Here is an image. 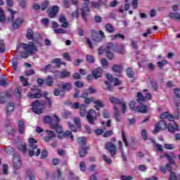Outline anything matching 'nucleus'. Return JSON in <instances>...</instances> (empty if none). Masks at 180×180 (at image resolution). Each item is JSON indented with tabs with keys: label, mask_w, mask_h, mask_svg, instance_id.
Returning <instances> with one entry per match:
<instances>
[{
	"label": "nucleus",
	"mask_w": 180,
	"mask_h": 180,
	"mask_svg": "<svg viewBox=\"0 0 180 180\" xmlns=\"http://www.w3.org/2000/svg\"><path fill=\"white\" fill-rule=\"evenodd\" d=\"M18 149L19 150V151H22V153L25 154V153L27 151V146H26V145L25 144H20L18 146Z\"/></svg>",
	"instance_id": "ea45409f"
},
{
	"label": "nucleus",
	"mask_w": 180,
	"mask_h": 180,
	"mask_svg": "<svg viewBox=\"0 0 180 180\" xmlns=\"http://www.w3.org/2000/svg\"><path fill=\"white\" fill-rule=\"evenodd\" d=\"M120 105H121V110L122 113L124 114L126 113V109H127L126 102L121 101V103H120Z\"/></svg>",
	"instance_id": "5fc2aeb1"
},
{
	"label": "nucleus",
	"mask_w": 180,
	"mask_h": 180,
	"mask_svg": "<svg viewBox=\"0 0 180 180\" xmlns=\"http://www.w3.org/2000/svg\"><path fill=\"white\" fill-rule=\"evenodd\" d=\"M77 143L80 146H85V144H86V139H85V137H79L77 139Z\"/></svg>",
	"instance_id": "37998d69"
},
{
	"label": "nucleus",
	"mask_w": 180,
	"mask_h": 180,
	"mask_svg": "<svg viewBox=\"0 0 180 180\" xmlns=\"http://www.w3.org/2000/svg\"><path fill=\"white\" fill-rule=\"evenodd\" d=\"M109 101L110 103L114 105V115L115 120H117L118 122H120V112H119V110L117 109V107L115 106V105H120L122 101H120L119 98L111 96L109 98Z\"/></svg>",
	"instance_id": "20e7f679"
},
{
	"label": "nucleus",
	"mask_w": 180,
	"mask_h": 180,
	"mask_svg": "<svg viewBox=\"0 0 180 180\" xmlns=\"http://www.w3.org/2000/svg\"><path fill=\"white\" fill-rule=\"evenodd\" d=\"M105 77L106 78L108 79L110 84H112V82H114V85L115 86L120 85L121 84L120 81L117 79V78H113L112 77V75L106 74Z\"/></svg>",
	"instance_id": "aec40b11"
},
{
	"label": "nucleus",
	"mask_w": 180,
	"mask_h": 180,
	"mask_svg": "<svg viewBox=\"0 0 180 180\" xmlns=\"http://www.w3.org/2000/svg\"><path fill=\"white\" fill-rule=\"evenodd\" d=\"M92 74L95 79H98V78H101L102 75V68H98L95 69L94 70H93Z\"/></svg>",
	"instance_id": "412c9836"
},
{
	"label": "nucleus",
	"mask_w": 180,
	"mask_h": 180,
	"mask_svg": "<svg viewBox=\"0 0 180 180\" xmlns=\"http://www.w3.org/2000/svg\"><path fill=\"white\" fill-rule=\"evenodd\" d=\"M127 75L129 77V78H133L134 77V72L131 68H128L126 70Z\"/></svg>",
	"instance_id": "a19ab883"
},
{
	"label": "nucleus",
	"mask_w": 180,
	"mask_h": 180,
	"mask_svg": "<svg viewBox=\"0 0 180 180\" xmlns=\"http://www.w3.org/2000/svg\"><path fill=\"white\" fill-rule=\"evenodd\" d=\"M18 59H16V58L13 59L12 67H13V69L14 70V71L18 70Z\"/></svg>",
	"instance_id": "de8ad7c7"
},
{
	"label": "nucleus",
	"mask_w": 180,
	"mask_h": 180,
	"mask_svg": "<svg viewBox=\"0 0 180 180\" xmlns=\"http://www.w3.org/2000/svg\"><path fill=\"white\" fill-rule=\"evenodd\" d=\"M60 11V7L58 6H53L48 10V13L49 18H54L57 16L58 11Z\"/></svg>",
	"instance_id": "4468645a"
},
{
	"label": "nucleus",
	"mask_w": 180,
	"mask_h": 180,
	"mask_svg": "<svg viewBox=\"0 0 180 180\" xmlns=\"http://www.w3.org/2000/svg\"><path fill=\"white\" fill-rule=\"evenodd\" d=\"M83 6L81 9L82 17L84 20H86V13L90 12L89 4L91 1L89 0H83Z\"/></svg>",
	"instance_id": "39448f33"
},
{
	"label": "nucleus",
	"mask_w": 180,
	"mask_h": 180,
	"mask_svg": "<svg viewBox=\"0 0 180 180\" xmlns=\"http://www.w3.org/2000/svg\"><path fill=\"white\" fill-rule=\"evenodd\" d=\"M55 33H56V34H65V33H67V32L61 28L59 29H56L54 30Z\"/></svg>",
	"instance_id": "6e6d98bb"
},
{
	"label": "nucleus",
	"mask_w": 180,
	"mask_h": 180,
	"mask_svg": "<svg viewBox=\"0 0 180 180\" xmlns=\"http://www.w3.org/2000/svg\"><path fill=\"white\" fill-rule=\"evenodd\" d=\"M15 110V103H8L6 108V113L8 116L12 115V112Z\"/></svg>",
	"instance_id": "5701e85b"
},
{
	"label": "nucleus",
	"mask_w": 180,
	"mask_h": 180,
	"mask_svg": "<svg viewBox=\"0 0 180 180\" xmlns=\"http://www.w3.org/2000/svg\"><path fill=\"white\" fill-rule=\"evenodd\" d=\"M120 150L122 153V160L126 161V155H124V152L123 151V142L122 141H119Z\"/></svg>",
	"instance_id": "4c0bfd02"
},
{
	"label": "nucleus",
	"mask_w": 180,
	"mask_h": 180,
	"mask_svg": "<svg viewBox=\"0 0 180 180\" xmlns=\"http://www.w3.org/2000/svg\"><path fill=\"white\" fill-rule=\"evenodd\" d=\"M111 39L112 40H117V39H122V40H124V36L121 34H117L115 35H112Z\"/></svg>",
	"instance_id": "c03bdc74"
},
{
	"label": "nucleus",
	"mask_w": 180,
	"mask_h": 180,
	"mask_svg": "<svg viewBox=\"0 0 180 180\" xmlns=\"http://www.w3.org/2000/svg\"><path fill=\"white\" fill-rule=\"evenodd\" d=\"M115 53H119L120 54H124V46L120 45L117 48L115 46Z\"/></svg>",
	"instance_id": "72a5a7b5"
},
{
	"label": "nucleus",
	"mask_w": 180,
	"mask_h": 180,
	"mask_svg": "<svg viewBox=\"0 0 180 180\" xmlns=\"http://www.w3.org/2000/svg\"><path fill=\"white\" fill-rule=\"evenodd\" d=\"M79 169L82 172H85V169H86V165H85V162L82 161L79 163Z\"/></svg>",
	"instance_id": "3c124183"
},
{
	"label": "nucleus",
	"mask_w": 180,
	"mask_h": 180,
	"mask_svg": "<svg viewBox=\"0 0 180 180\" xmlns=\"http://www.w3.org/2000/svg\"><path fill=\"white\" fill-rule=\"evenodd\" d=\"M20 81L22 82V86H27V85H29V83L27 82V78L23 76L20 77Z\"/></svg>",
	"instance_id": "49530a36"
},
{
	"label": "nucleus",
	"mask_w": 180,
	"mask_h": 180,
	"mask_svg": "<svg viewBox=\"0 0 180 180\" xmlns=\"http://www.w3.org/2000/svg\"><path fill=\"white\" fill-rule=\"evenodd\" d=\"M58 87L60 89V92H69L72 89V84L70 82H60L58 84Z\"/></svg>",
	"instance_id": "6e6552de"
},
{
	"label": "nucleus",
	"mask_w": 180,
	"mask_h": 180,
	"mask_svg": "<svg viewBox=\"0 0 180 180\" xmlns=\"http://www.w3.org/2000/svg\"><path fill=\"white\" fill-rule=\"evenodd\" d=\"M52 63L56 64V67H60L61 65V59L60 58H55L52 60Z\"/></svg>",
	"instance_id": "680f3d73"
},
{
	"label": "nucleus",
	"mask_w": 180,
	"mask_h": 180,
	"mask_svg": "<svg viewBox=\"0 0 180 180\" xmlns=\"http://www.w3.org/2000/svg\"><path fill=\"white\" fill-rule=\"evenodd\" d=\"M138 169H139L141 172H146V171H147V167H146L144 165H140L138 167Z\"/></svg>",
	"instance_id": "0e129e2a"
},
{
	"label": "nucleus",
	"mask_w": 180,
	"mask_h": 180,
	"mask_svg": "<svg viewBox=\"0 0 180 180\" xmlns=\"http://www.w3.org/2000/svg\"><path fill=\"white\" fill-rule=\"evenodd\" d=\"M141 134V137L143 139V140H147V139H148L147 131L146 129H142Z\"/></svg>",
	"instance_id": "e2e57ef3"
},
{
	"label": "nucleus",
	"mask_w": 180,
	"mask_h": 180,
	"mask_svg": "<svg viewBox=\"0 0 180 180\" xmlns=\"http://www.w3.org/2000/svg\"><path fill=\"white\" fill-rule=\"evenodd\" d=\"M136 112H139V113H147V112H148V108L146 105H138Z\"/></svg>",
	"instance_id": "4be33fe9"
},
{
	"label": "nucleus",
	"mask_w": 180,
	"mask_h": 180,
	"mask_svg": "<svg viewBox=\"0 0 180 180\" xmlns=\"http://www.w3.org/2000/svg\"><path fill=\"white\" fill-rule=\"evenodd\" d=\"M46 84L47 86H53V84H54V80L53 79V77L48 76L46 80Z\"/></svg>",
	"instance_id": "e433bc0d"
},
{
	"label": "nucleus",
	"mask_w": 180,
	"mask_h": 180,
	"mask_svg": "<svg viewBox=\"0 0 180 180\" xmlns=\"http://www.w3.org/2000/svg\"><path fill=\"white\" fill-rule=\"evenodd\" d=\"M12 98V91L6 90L4 92L1 93L0 95V105H5L6 103V100Z\"/></svg>",
	"instance_id": "0eeeda50"
},
{
	"label": "nucleus",
	"mask_w": 180,
	"mask_h": 180,
	"mask_svg": "<svg viewBox=\"0 0 180 180\" xmlns=\"http://www.w3.org/2000/svg\"><path fill=\"white\" fill-rule=\"evenodd\" d=\"M170 154L172 156L167 153H165L162 155L160 157L161 158H164V157H166L167 160H168L169 164H175V160H174V159L172 158H176V156H175L174 153H171Z\"/></svg>",
	"instance_id": "dca6fc26"
},
{
	"label": "nucleus",
	"mask_w": 180,
	"mask_h": 180,
	"mask_svg": "<svg viewBox=\"0 0 180 180\" xmlns=\"http://www.w3.org/2000/svg\"><path fill=\"white\" fill-rule=\"evenodd\" d=\"M105 150H108L109 153L111 154V157H115L116 155V153L117 151V148L116 145L112 142L105 143Z\"/></svg>",
	"instance_id": "1a4fd4ad"
},
{
	"label": "nucleus",
	"mask_w": 180,
	"mask_h": 180,
	"mask_svg": "<svg viewBox=\"0 0 180 180\" xmlns=\"http://www.w3.org/2000/svg\"><path fill=\"white\" fill-rule=\"evenodd\" d=\"M61 122V119L58 117V115L56 114L53 115V118L50 117L49 115L46 116V123L49 124L51 129H53L56 130V133H58L60 135L58 136V139H64V137H70L71 140H74V136H72V133L71 131H67L64 132L63 131V127L60 126L58 123Z\"/></svg>",
	"instance_id": "f03ea898"
},
{
	"label": "nucleus",
	"mask_w": 180,
	"mask_h": 180,
	"mask_svg": "<svg viewBox=\"0 0 180 180\" xmlns=\"http://www.w3.org/2000/svg\"><path fill=\"white\" fill-rule=\"evenodd\" d=\"M18 130L20 134H23V133H25V123L23 121H19Z\"/></svg>",
	"instance_id": "7c9ffc66"
},
{
	"label": "nucleus",
	"mask_w": 180,
	"mask_h": 180,
	"mask_svg": "<svg viewBox=\"0 0 180 180\" xmlns=\"http://www.w3.org/2000/svg\"><path fill=\"white\" fill-rule=\"evenodd\" d=\"M169 18L171 19H176V20H180V13H170L169 14Z\"/></svg>",
	"instance_id": "473e14b6"
},
{
	"label": "nucleus",
	"mask_w": 180,
	"mask_h": 180,
	"mask_svg": "<svg viewBox=\"0 0 180 180\" xmlns=\"http://www.w3.org/2000/svg\"><path fill=\"white\" fill-rule=\"evenodd\" d=\"M22 23H23V19L22 18H17L16 20L13 22V29H19L20 26L22 25Z\"/></svg>",
	"instance_id": "a878e982"
},
{
	"label": "nucleus",
	"mask_w": 180,
	"mask_h": 180,
	"mask_svg": "<svg viewBox=\"0 0 180 180\" xmlns=\"http://www.w3.org/2000/svg\"><path fill=\"white\" fill-rule=\"evenodd\" d=\"M136 101L139 103H143V102H144L146 101V97H144V96H143V94L139 92V93H137Z\"/></svg>",
	"instance_id": "2f4dec72"
},
{
	"label": "nucleus",
	"mask_w": 180,
	"mask_h": 180,
	"mask_svg": "<svg viewBox=\"0 0 180 180\" xmlns=\"http://www.w3.org/2000/svg\"><path fill=\"white\" fill-rule=\"evenodd\" d=\"M121 180H133V176L122 175L120 176Z\"/></svg>",
	"instance_id": "338daca9"
},
{
	"label": "nucleus",
	"mask_w": 180,
	"mask_h": 180,
	"mask_svg": "<svg viewBox=\"0 0 180 180\" xmlns=\"http://www.w3.org/2000/svg\"><path fill=\"white\" fill-rule=\"evenodd\" d=\"M94 103L96 104L95 108L96 110H99L100 108H103V106H105V104L101 100H98V101L94 100Z\"/></svg>",
	"instance_id": "c756f323"
},
{
	"label": "nucleus",
	"mask_w": 180,
	"mask_h": 180,
	"mask_svg": "<svg viewBox=\"0 0 180 180\" xmlns=\"http://www.w3.org/2000/svg\"><path fill=\"white\" fill-rule=\"evenodd\" d=\"M86 60L88 63H94L95 62V58L91 55H86Z\"/></svg>",
	"instance_id": "bf43d9fd"
},
{
	"label": "nucleus",
	"mask_w": 180,
	"mask_h": 180,
	"mask_svg": "<svg viewBox=\"0 0 180 180\" xmlns=\"http://www.w3.org/2000/svg\"><path fill=\"white\" fill-rule=\"evenodd\" d=\"M28 141L30 146L32 148V150H28L29 157H33V155L39 157L40 155V153H41V150H40V148H37V145L35 144L37 143V141H36V139L34 138H30Z\"/></svg>",
	"instance_id": "7ed1b4c3"
},
{
	"label": "nucleus",
	"mask_w": 180,
	"mask_h": 180,
	"mask_svg": "<svg viewBox=\"0 0 180 180\" xmlns=\"http://www.w3.org/2000/svg\"><path fill=\"white\" fill-rule=\"evenodd\" d=\"M8 12L11 14L10 17H8V20L9 22H12V20H13V19H15V11L11 8H8Z\"/></svg>",
	"instance_id": "09e8293b"
},
{
	"label": "nucleus",
	"mask_w": 180,
	"mask_h": 180,
	"mask_svg": "<svg viewBox=\"0 0 180 180\" xmlns=\"http://www.w3.org/2000/svg\"><path fill=\"white\" fill-rule=\"evenodd\" d=\"M29 98H32V99H39V98H41L43 95L40 93V89L37 90L36 94H28Z\"/></svg>",
	"instance_id": "bb28decb"
},
{
	"label": "nucleus",
	"mask_w": 180,
	"mask_h": 180,
	"mask_svg": "<svg viewBox=\"0 0 180 180\" xmlns=\"http://www.w3.org/2000/svg\"><path fill=\"white\" fill-rule=\"evenodd\" d=\"M5 20H6L5 12L3 11L2 8H0V22L1 23H5Z\"/></svg>",
	"instance_id": "f704fd0d"
},
{
	"label": "nucleus",
	"mask_w": 180,
	"mask_h": 180,
	"mask_svg": "<svg viewBox=\"0 0 180 180\" xmlns=\"http://www.w3.org/2000/svg\"><path fill=\"white\" fill-rule=\"evenodd\" d=\"M150 84L153 91H157V89H158V85L157 83H155V82L150 80Z\"/></svg>",
	"instance_id": "052dcab7"
},
{
	"label": "nucleus",
	"mask_w": 180,
	"mask_h": 180,
	"mask_svg": "<svg viewBox=\"0 0 180 180\" xmlns=\"http://www.w3.org/2000/svg\"><path fill=\"white\" fill-rule=\"evenodd\" d=\"M55 137H56V134L54 133V131L51 130L46 131V142H49L53 140V139H55Z\"/></svg>",
	"instance_id": "b1692460"
},
{
	"label": "nucleus",
	"mask_w": 180,
	"mask_h": 180,
	"mask_svg": "<svg viewBox=\"0 0 180 180\" xmlns=\"http://www.w3.org/2000/svg\"><path fill=\"white\" fill-rule=\"evenodd\" d=\"M96 112L94 109H90L87 112L86 117L87 119V122H89V124H94V122L97 119Z\"/></svg>",
	"instance_id": "423d86ee"
},
{
	"label": "nucleus",
	"mask_w": 180,
	"mask_h": 180,
	"mask_svg": "<svg viewBox=\"0 0 180 180\" xmlns=\"http://www.w3.org/2000/svg\"><path fill=\"white\" fill-rule=\"evenodd\" d=\"M166 168L169 171V172H170V176H169V180H176L177 179L176 174H175V172L172 171L171 165L167 164Z\"/></svg>",
	"instance_id": "a211bd4d"
},
{
	"label": "nucleus",
	"mask_w": 180,
	"mask_h": 180,
	"mask_svg": "<svg viewBox=\"0 0 180 180\" xmlns=\"http://www.w3.org/2000/svg\"><path fill=\"white\" fill-rule=\"evenodd\" d=\"M13 165L14 169H20L22 167V159L20 156H14L13 158Z\"/></svg>",
	"instance_id": "ddd939ff"
},
{
	"label": "nucleus",
	"mask_w": 180,
	"mask_h": 180,
	"mask_svg": "<svg viewBox=\"0 0 180 180\" xmlns=\"http://www.w3.org/2000/svg\"><path fill=\"white\" fill-rule=\"evenodd\" d=\"M129 108H130L131 110H133L134 112H136L137 107H136V102L131 101L129 103Z\"/></svg>",
	"instance_id": "8fccbe9b"
},
{
	"label": "nucleus",
	"mask_w": 180,
	"mask_h": 180,
	"mask_svg": "<svg viewBox=\"0 0 180 180\" xmlns=\"http://www.w3.org/2000/svg\"><path fill=\"white\" fill-rule=\"evenodd\" d=\"M158 64L160 68H162L164 65H166V64H168V61H167V60H163L160 62H158Z\"/></svg>",
	"instance_id": "69168bd1"
},
{
	"label": "nucleus",
	"mask_w": 180,
	"mask_h": 180,
	"mask_svg": "<svg viewBox=\"0 0 180 180\" xmlns=\"http://www.w3.org/2000/svg\"><path fill=\"white\" fill-rule=\"evenodd\" d=\"M163 147L166 150H175L176 148V146L173 143H165Z\"/></svg>",
	"instance_id": "58836bf2"
},
{
	"label": "nucleus",
	"mask_w": 180,
	"mask_h": 180,
	"mask_svg": "<svg viewBox=\"0 0 180 180\" xmlns=\"http://www.w3.org/2000/svg\"><path fill=\"white\" fill-rule=\"evenodd\" d=\"M59 22L62 23L61 27H68V22H67V18H65V15H64V14H60L59 15Z\"/></svg>",
	"instance_id": "6ab92c4d"
},
{
	"label": "nucleus",
	"mask_w": 180,
	"mask_h": 180,
	"mask_svg": "<svg viewBox=\"0 0 180 180\" xmlns=\"http://www.w3.org/2000/svg\"><path fill=\"white\" fill-rule=\"evenodd\" d=\"M74 123L77 126V127H79V129L81 128V120L79 118L75 117L74 119Z\"/></svg>",
	"instance_id": "13d9d810"
},
{
	"label": "nucleus",
	"mask_w": 180,
	"mask_h": 180,
	"mask_svg": "<svg viewBox=\"0 0 180 180\" xmlns=\"http://www.w3.org/2000/svg\"><path fill=\"white\" fill-rule=\"evenodd\" d=\"M105 51L107 57L110 58V60H112V58L115 57L113 53H112V51H115V45L113 44H108L106 49H105Z\"/></svg>",
	"instance_id": "9b49d317"
},
{
	"label": "nucleus",
	"mask_w": 180,
	"mask_h": 180,
	"mask_svg": "<svg viewBox=\"0 0 180 180\" xmlns=\"http://www.w3.org/2000/svg\"><path fill=\"white\" fill-rule=\"evenodd\" d=\"M92 8H95V9H98V11L101 9V6L103 5L102 0H98V2L91 1V2Z\"/></svg>",
	"instance_id": "cd10ccee"
},
{
	"label": "nucleus",
	"mask_w": 180,
	"mask_h": 180,
	"mask_svg": "<svg viewBox=\"0 0 180 180\" xmlns=\"http://www.w3.org/2000/svg\"><path fill=\"white\" fill-rule=\"evenodd\" d=\"M32 110L34 112V113H36L37 115H40L42 112V110L39 109L38 108H40L41 106V103L39 101V100L34 101L32 104Z\"/></svg>",
	"instance_id": "f8f14e48"
},
{
	"label": "nucleus",
	"mask_w": 180,
	"mask_h": 180,
	"mask_svg": "<svg viewBox=\"0 0 180 180\" xmlns=\"http://www.w3.org/2000/svg\"><path fill=\"white\" fill-rule=\"evenodd\" d=\"M122 141L124 143V146L126 147H129V142L127 141V138H126V134H124V131H122Z\"/></svg>",
	"instance_id": "864d4df0"
},
{
	"label": "nucleus",
	"mask_w": 180,
	"mask_h": 180,
	"mask_svg": "<svg viewBox=\"0 0 180 180\" xmlns=\"http://www.w3.org/2000/svg\"><path fill=\"white\" fill-rule=\"evenodd\" d=\"M92 102L94 103L95 98L91 97V98H84V103H86V105H89V103Z\"/></svg>",
	"instance_id": "603ef678"
},
{
	"label": "nucleus",
	"mask_w": 180,
	"mask_h": 180,
	"mask_svg": "<svg viewBox=\"0 0 180 180\" xmlns=\"http://www.w3.org/2000/svg\"><path fill=\"white\" fill-rule=\"evenodd\" d=\"M27 39L28 40H32L33 42H29V44L20 43L17 44L16 46V53H19L20 50V47L24 50L23 52L20 53L21 58H27L30 56H32L34 54L36 51H37V46L35 44H38L40 47H41V35L37 34L34 37L33 36V30L30 29L27 31L26 34Z\"/></svg>",
	"instance_id": "f257e3e1"
},
{
	"label": "nucleus",
	"mask_w": 180,
	"mask_h": 180,
	"mask_svg": "<svg viewBox=\"0 0 180 180\" xmlns=\"http://www.w3.org/2000/svg\"><path fill=\"white\" fill-rule=\"evenodd\" d=\"M6 47L4 41H0V53H5Z\"/></svg>",
	"instance_id": "4d7b16f0"
},
{
	"label": "nucleus",
	"mask_w": 180,
	"mask_h": 180,
	"mask_svg": "<svg viewBox=\"0 0 180 180\" xmlns=\"http://www.w3.org/2000/svg\"><path fill=\"white\" fill-rule=\"evenodd\" d=\"M70 75H71V72L67 70H62L58 72V74L57 75L58 78H68V77H70Z\"/></svg>",
	"instance_id": "393cba45"
},
{
	"label": "nucleus",
	"mask_w": 180,
	"mask_h": 180,
	"mask_svg": "<svg viewBox=\"0 0 180 180\" xmlns=\"http://www.w3.org/2000/svg\"><path fill=\"white\" fill-rule=\"evenodd\" d=\"M167 129V122L164 120H160L155 126L153 131V134H157L160 130H165Z\"/></svg>",
	"instance_id": "9d476101"
},
{
	"label": "nucleus",
	"mask_w": 180,
	"mask_h": 180,
	"mask_svg": "<svg viewBox=\"0 0 180 180\" xmlns=\"http://www.w3.org/2000/svg\"><path fill=\"white\" fill-rule=\"evenodd\" d=\"M88 150H89V147L88 146L80 148L79 150V157H81V158L85 157V155H86V152L88 151Z\"/></svg>",
	"instance_id": "c85d7f7f"
},
{
	"label": "nucleus",
	"mask_w": 180,
	"mask_h": 180,
	"mask_svg": "<svg viewBox=\"0 0 180 180\" xmlns=\"http://www.w3.org/2000/svg\"><path fill=\"white\" fill-rule=\"evenodd\" d=\"M112 71H114V72H122V66L119 65H114L112 66Z\"/></svg>",
	"instance_id": "a18cd8bd"
},
{
	"label": "nucleus",
	"mask_w": 180,
	"mask_h": 180,
	"mask_svg": "<svg viewBox=\"0 0 180 180\" xmlns=\"http://www.w3.org/2000/svg\"><path fill=\"white\" fill-rule=\"evenodd\" d=\"M174 95L177 98L180 99V89H174Z\"/></svg>",
	"instance_id": "774afa93"
},
{
	"label": "nucleus",
	"mask_w": 180,
	"mask_h": 180,
	"mask_svg": "<svg viewBox=\"0 0 180 180\" xmlns=\"http://www.w3.org/2000/svg\"><path fill=\"white\" fill-rule=\"evenodd\" d=\"M105 30H107L108 33H115V27L112 26L110 23L105 25Z\"/></svg>",
	"instance_id": "c9c22d12"
},
{
	"label": "nucleus",
	"mask_w": 180,
	"mask_h": 180,
	"mask_svg": "<svg viewBox=\"0 0 180 180\" xmlns=\"http://www.w3.org/2000/svg\"><path fill=\"white\" fill-rule=\"evenodd\" d=\"M160 119L162 120H164L165 119H167L169 122H174L175 120V118L174 116L169 114L168 112H165L160 115Z\"/></svg>",
	"instance_id": "2eb2a0df"
},
{
	"label": "nucleus",
	"mask_w": 180,
	"mask_h": 180,
	"mask_svg": "<svg viewBox=\"0 0 180 180\" xmlns=\"http://www.w3.org/2000/svg\"><path fill=\"white\" fill-rule=\"evenodd\" d=\"M179 130V126L176 122H173L169 124L168 126V131H170V133H175V131H178Z\"/></svg>",
	"instance_id": "f3484780"
},
{
	"label": "nucleus",
	"mask_w": 180,
	"mask_h": 180,
	"mask_svg": "<svg viewBox=\"0 0 180 180\" xmlns=\"http://www.w3.org/2000/svg\"><path fill=\"white\" fill-rule=\"evenodd\" d=\"M91 32H92V33L96 34V37L94 39V41H96V43H99V42L102 41V38H101V35L96 34V31L92 30Z\"/></svg>",
	"instance_id": "79ce46f5"
}]
</instances>
